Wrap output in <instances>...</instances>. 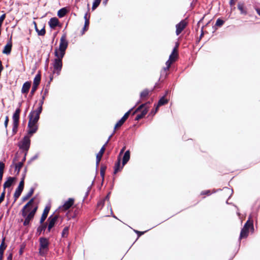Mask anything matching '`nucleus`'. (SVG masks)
<instances>
[{
  "instance_id": "f257e3e1",
  "label": "nucleus",
  "mask_w": 260,
  "mask_h": 260,
  "mask_svg": "<svg viewBox=\"0 0 260 260\" xmlns=\"http://www.w3.org/2000/svg\"><path fill=\"white\" fill-rule=\"evenodd\" d=\"M68 46V42L66 38V35H62L60 38L59 45L58 48L55 49L54 54L55 58L53 63V73H56L57 75H59L62 67V59L63 57L66 50Z\"/></svg>"
},
{
  "instance_id": "f03ea898",
  "label": "nucleus",
  "mask_w": 260,
  "mask_h": 260,
  "mask_svg": "<svg viewBox=\"0 0 260 260\" xmlns=\"http://www.w3.org/2000/svg\"><path fill=\"white\" fill-rule=\"evenodd\" d=\"M34 199H31L23 208L21 210L22 215L25 220L23 222V225H28L30 221L33 219L34 215L37 211V207H35L32 210H30V206L34 202Z\"/></svg>"
},
{
  "instance_id": "7ed1b4c3",
  "label": "nucleus",
  "mask_w": 260,
  "mask_h": 260,
  "mask_svg": "<svg viewBox=\"0 0 260 260\" xmlns=\"http://www.w3.org/2000/svg\"><path fill=\"white\" fill-rule=\"evenodd\" d=\"M250 228L253 230L254 228L251 215L249 216L248 220L245 223L244 227L241 231L240 239L246 238L248 236L249 233V229Z\"/></svg>"
},
{
  "instance_id": "20e7f679",
  "label": "nucleus",
  "mask_w": 260,
  "mask_h": 260,
  "mask_svg": "<svg viewBox=\"0 0 260 260\" xmlns=\"http://www.w3.org/2000/svg\"><path fill=\"white\" fill-rule=\"evenodd\" d=\"M178 47V44H176V46L173 49L172 53L170 54L169 56L168 60L166 63V67L164 68V72H166V71L169 70L171 64L177 60L178 56L177 51Z\"/></svg>"
},
{
  "instance_id": "39448f33",
  "label": "nucleus",
  "mask_w": 260,
  "mask_h": 260,
  "mask_svg": "<svg viewBox=\"0 0 260 260\" xmlns=\"http://www.w3.org/2000/svg\"><path fill=\"white\" fill-rule=\"evenodd\" d=\"M39 242V253L41 255H45L49 250V243L48 240L47 238L42 237L40 238Z\"/></svg>"
},
{
  "instance_id": "423d86ee",
  "label": "nucleus",
  "mask_w": 260,
  "mask_h": 260,
  "mask_svg": "<svg viewBox=\"0 0 260 260\" xmlns=\"http://www.w3.org/2000/svg\"><path fill=\"white\" fill-rule=\"evenodd\" d=\"M42 108L38 107L36 110L31 111L29 114L28 123L38 124V121L40 118V114L41 113Z\"/></svg>"
},
{
  "instance_id": "0eeeda50",
  "label": "nucleus",
  "mask_w": 260,
  "mask_h": 260,
  "mask_svg": "<svg viewBox=\"0 0 260 260\" xmlns=\"http://www.w3.org/2000/svg\"><path fill=\"white\" fill-rule=\"evenodd\" d=\"M30 137L28 136H25L18 144L19 148L25 151V152H27L29 148L30 144Z\"/></svg>"
},
{
  "instance_id": "6e6552de",
  "label": "nucleus",
  "mask_w": 260,
  "mask_h": 260,
  "mask_svg": "<svg viewBox=\"0 0 260 260\" xmlns=\"http://www.w3.org/2000/svg\"><path fill=\"white\" fill-rule=\"evenodd\" d=\"M20 113V109H17L13 115V129L12 131L14 134H16L18 126L19 114Z\"/></svg>"
},
{
  "instance_id": "1a4fd4ad",
  "label": "nucleus",
  "mask_w": 260,
  "mask_h": 260,
  "mask_svg": "<svg viewBox=\"0 0 260 260\" xmlns=\"http://www.w3.org/2000/svg\"><path fill=\"white\" fill-rule=\"evenodd\" d=\"M26 171V169H25L24 174L22 176V178L21 179V180L20 181L19 184L16 189L14 197L15 198V201H16V200L20 197L22 191H23V188H24V180L25 176V173Z\"/></svg>"
},
{
  "instance_id": "9d476101",
  "label": "nucleus",
  "mask_w": 260,
  "mask_h": 260,
  "mask_svg": "<svg viewBox=\"0 0 260 260\" xmlns=\"http://www.w3.org/2000/svg\"><path fill=\"white\" fill-rule=\"evenodd\" d=\"M188 24V21L187 19L182 20L176 25V32H181L187 27Z\"/></svg>"
},
{
  "instance_id": "9b49d317",
  "label": "nucleus",
  "mask_w": 260,
  "mask_h": 260,
  "mask_svg": "<svg viewBox=\"0 0 260 260\" xmlns=\"http://www.w3.org/2000/svg\"><path fill=\"white\" fill-rule=\"evenodd\" d=\"M59 216L57 215H52L48 219V230L49 232L50 231L51 229L54 226L56 223Z\"/></svg>"
},
{
  "instance_id": "f8f14e48",
  "label": "nucleus",
  "mask_w": 260,
  "mask_h": 260,
  "mask_svg": "<svg viewBox=\"0 0 260 260\" xmlns=\"http://www.w3.org/2000/svg\"><path fill=\"white\" fill-rule=\"evenodd\" d=\"M27 135L31 137L34 134L36 133L38 129V124L28 123L27 126Z\"/></svg>"
},
{
  "instance_id": "ddd939ff",
  "label": "nucleus",
  "mask_w": 260,
  "mask_h": 260,
  "mask_svg": "<svg viewBox=\"0 0 260 260\" xmlns=\"http://www.w3.org/2000/svg\"><path fill=\"white\" fill-rule=\"evenodd\" d=\"M74 200L72 198H70L66 201L64 204L59 207L58 210L60 211H64L69 209L74 204Z\"/></svg>"
},
{
  "instance_id": "4468645a",
  "label": "nucleus",
  "mask_w": 260,
  "mask_h": 260,
  "mask_svg": "<svg viewBox=\"0 0 260 260\" xmlns=\"http://www.w3.org/2000/svg\"><path fill=\"white\" fill-rule=\"evenodd\" d=\"M49 25L52 29H55L57 27H61L62 24L56 17L51 18L48 22Z\"/></svg>"
},
{
  "instance_id": "2eb2a0df",
  "label": "nucleus",
  "mask_w": 260,
  "mask_h": 260,
  "mask_svg": "<svg viewBox=\"0 0 260 260\" xmlns=\"http://www.w3.org/2000/svg\"><path fill=\"white\" fill-rule=\"evenodd\" d=\"M17 160L16 157H15L13 159V164L11 166V168L13 167L15 168V173L16 175H18L19 173L20 169L23 166V162H18V163H16L15 162Z\"/></svg>"
},
{
  "instance_id": "dca6fc26",
  "label": "nucleus",
  "mask_w": 260,
  "mask_h": 260,
  "mask_svg": "<svg viewBox=\"0 0 260 260\" xmlns=\"http://www.w3.org/2000/svg\"><path fill=\"white\" fill-rule=\"evenodd\" d=\"M142 110L141 113L140 114L142 117L143 118L147 113L148 112V107L147 106V104H144L140 105L133 113V114H135L136 112Z\"/></svg>"
},
{
  "instance_id": "f3484780",
  "label": "nucleus",
  "mask_w": 260,
  "mask_h": 260,
  "mask_svg": "<svg viewBox=\"0 0 260 260\" xmlns=\"http://www.w3.org/2000/svg\"><path fill=\"white\" fill-rule=\"evenodd\" d=\"M12 36H10L9 42L4 47V50H3V53L6 54H9L11 53L12 43Z\"/></svg>"
},
{
  "instance_id": "a211bd4d",
  "label": "nucleus",
  "mask_w": 260,
  "mask_h": 260,
  "mask_svg": "<svg viewBox=\"0 0 260 260\" xmlns=\"http://www.w3.org/2000/svg\"><path fill=\"white\" fill-rule=\"evenodd\" d=\"M16 177H9L4 184V190L8 187H10L16 181Z\"/></svg>"
},
{
  "instance_id": "6ab92c4d",
  "label": "nucleus",
  "mask_w": 260,
  "mask_h": 260,
  "mask_svg": "<svg viewBox=\"0 0 260 260\" xmlns=\"http://www.w3.org/2000/svg\"><path fill=\"white\" fill-rule=\"evenodd\" d=\"M50 209V207L49 206H47L45 208V209L43 211V213L42 216L41 217V219H40V223H43L44 222V221L45 220V219H46Z\"/></svg>"
},
{
  "instance_id": "aec40b11",
  "label": "nucleus",
  "mask_w": 260,
  "mask_h": 260,
  "mask_svg": "<svg viewBox=\"0 0 260 260\" xmlns=\"http://www.w3.org/2000/svg\"><path fill=\"white\" fill-rule=\"evenodd\" d=\"M121 158L119 157H118L117 161L115 164L114 166V173L116 174L118 172L121 171L124 166H123V164L122 165H120Z\"/></svg>"
},
{
  "instance_id": "412c9836",
  "label": "nucleus",
  "mask_w": 260,
  "mask_h": 260,
  "mask_svg": "<svg viewBox=\"0 0 260 260\" xmlns=\"http://www.w3.org/2000/svg\"><path fill=\"white\" fill-rule=\"evenodd\" d=\"M31 85V83L30 82L27 81L25 82L22 86L21 89V92L23 94H27L29 91Z\"/></svg>"
},
{
  "instance_id": "4be33fe9",
  "label": "nucleus",
  "mask_w": 260,
  "mask_h": 260,
  "mask_svg": "<svg viewBox=\"0 0 260 260\" xmlns=\"http://www.w3.org/2000/svg\"><path fill=\"white\" fill-rule=\"evenodd\" d=\"M105 145H104L101 148L100 152L97 154L96 157V166H98L99 165L100 161L101 159V158L103 155V153L105 152Z\"/></svg>"
},
{
  "instance_id": "5701e85b",
  "label": "nucleus",
  "mask_w": 260,
  "mask_h": 260,
  "mask_svg": "<svg viewBox=\"0 0 260 260\" xmlns=\"http://www.w3.org/2000/svg\"><path fill=\"white\" fill-rule=\"evenodd\" d=\"M130 158V151L129 150L126 151L122 158L123 166H124L128 161Z\"/></svg>"
},
{
  "instance_id": "b1692460",
  "label": "nucleus",
  "mask_w": 260,
  "mask_h": 260,
  "mask_svg": "<svg viewBox=\"0 0 260 260\" xmlns=\"http://www.w3.org/2000/svg\"><path fill=\"white\" fill-rule=\"evenodd\" d=\"M41 78V74L40 73H39L36 75V76L34 79L32 85L38 87V86L40 83Z\"/></svg>"
},
{
  "instance_id": "393cba45",
  "label": "nucleus",
  "mask_w": 260,
  "mask_h": 260,
  "mask_svg": "<svg viewBox=\"0 0 260 260\" xmlns=\"http://www.w3.org/2000/svg\"><path fill=\"white\" fill-rule=\"evenodd\" d=\"M238 9L240 11L241 14L244 15L247 14L244 3L241 2L239 3L238 4Z\"/></svg>"
},
{
  "instance_id": "a878e982",
  "label": "nucleus",
  "mask_w": 260,
  "mask_h": 260,
  "mask_svg": "<svg viewBox=\"0 0 260 260\" xmlns=\"http://www.w3.org/2000/svg\"><path fill=\"white\" fill-rule=\"evenodd\" d=\"M68 13V10L66 8H62L58 10L57 12V16L59 18L64 17Z\"/></svg>"
},
{
  "instance_id": "bb28decb",
  "label": "nucleus",
  "mask_w": 260,
  "mask_h": 260,
  "mask_svg": "<svg viewBox=\"0 0 260 260\" xmlns=\"http://www.w3.org/2000/svg\"><path fill=\"white\" fill-rule=\"evenodd\" d=\"M87 14H86L84 16V18L85 19V23H84V26L83 28V31H86L88 30L89 25V19L87 18Z\"/></svg>"
},
{
  "instance_id": "cd10ccee",
  "label": "nucleus",
  "mask_w": 260,
  "mask_h": 260,
  "mask_svg": "<svg viewBox=\"0 0 260 260\" xmlns=\"http://www.w3.org/2000/svg\"><path fill=\"white\" fill-rule=\"evenodd\" d=\"M48 92V89H46L45 90L44 95L42 97V99L39 101V107H41V108H42V106H43V105L44 104V100H45V96L47 94Z\"/></svg>"
},
{
  "instance_id": "c85d7f7f",
  "label": "nucleus",
  "mask_w": 260,
  "mask_h": 260,
  "mask_svg": "<svg viewBox=\"0 0 260 260\" xmlns=\"http://www.w3.org/2000/svg\"><path fill=\"white\" fill-rule=\"evenodd\" d=\"M168 100L165 99V96H163L159 100L157 105V107H159V106H162V105L167 104L168 103Z\"/></svg>"
},
{
  "instance_id": "c756f323",
  "label": "nucleus",
  "mask_w": 260,
  "mask_h": 260,
  "mask_svg": "<svg viewBox=\"0 0 260 260\" xmlns=\"http://www.w3.org/2000/svg\"><path fill=\"white\" fill-rule=\"evenodd\" d=\"M34 191V188H30L29 192L23 197V201H26L27 199H28L33 194Z\"/></svg>"
},
{
  "instance_id": "7c9ffc66",
  "label": "nucleus",
  "mask_w": 260,
  "mask_h": 260,
  "mask_svg": "<svg viewBox=\"0 0 260 260\" xmlns=\"http://www.w3.org/2000/svg\"><path fill=\"white\" fill-rule=\"evenodd\" d=\"M6 248V245L5 244V239H3L1 245H0V254H4V250Z\"/></svg>"
},
{
  "instance_id": "2f4dec72",
  "label": "nucleus",
  "mask_w": 260,
  "mask_h": 260,
  "mask_svg": "<svg viewBox=\"0 0 260 260\" xmlns=\"http://www.w3.org/2000/svg\"><path fill=\"white\" fill-rule=\"evenodd\" d=\"M101 2V0H94L92 7V10H94L100 4Z\"/></svg>"
},
{
  "instance_id": "473e14b6",
  "label": "nucleus",
  "mask_w": 260,
  "mask_h": 260,
  "mask_svg": "<svg viewBox=\"0 0 260 260\" xmlns=\"http://www.w3.org/2000/svg\"><path fill=\"white\" fill-rule=\"evenodd\" d=\"M69 227L66 226L65 227L62 232V237H66L69 234Z\"/></svg>"
},
{
  "instance_id": "72a5a7b5",
  "label": "nucleus",
  "mask_w": 260,
  "mask_h": 260,
  "mask_svg": "<svg viewBox=\"0 0 260 260\" xmlns=\"http://www.w3.org/2000/svg\"><path fill=\"white\" fill-rule=\"evenodd\" d=\"M149 94V91L147 89L144 90L140 94L141 99L145 98Z\"/></svg>"
},
{
  "instance_id": "f704fd0d",
  "label": "nucleus",
  "mask_w": 260,
  "mask_h": 260,
  "mask_svg": "<svg viewBox=\"0 0 260 260\" xmlns=\"http://www.w3.org/2000/svg\"><path fill=\"white\" fill-rule=\"evenodd\" d=\"M125 121L122 118H121L115 124L114 129H115L116 128L121 126Z\"/></svg>"
},
{
  "instance_id": "c9c22d12",
  "label": "nucleus",
  "mask_w": 260,
  "mask_h": 260,
  "mask_svg": "<svg viewBox=\"0 0 260 260\" xmlns=\"http://www.w3.org/2000/svg\"><path fill=\"white\" fill-rule=\"evenodd\" d=\"M224 22V21L223 20H222L220 18H218L216 20V22L215 23V26H218V27H220L221 26H222Z\"/></svg>"
},
{
  "instance_id": "e433bc0d",
  "label": "nucleus",
  "mask_w": 260,
  "mask_h": 260,
  "mask_svg": "<svg viewBox=\"0 0 260 260\" xmlns=\"http://www.w3.org/2000/svg\"><path fill=\"white\" fill-rule=\"evenodd\" d=\"M34 23L35 25V28H36V30L37 32H40V33L45 32V27L44 26L40 30H39L37 26L36 22H34Z\"/></svg>"
},
{
  "instance_id": "4c0bfd02",
  "label": "nucleus",
  "mask_w": 260,
  "mask_h": 260,
  "mask_svg": "<svg viewBox=\"0 0 260 260\" xmlns=\"http://www.w3.org/2000/svg\"><path fill=\"white\" fill-rule=\"evenodd\" d=\"M106 167L105 166H102L101 167V170H100V174H101V176L104 178V175H105V171H106Z\"/></svg>"
},
{
  "instance_id": "58836bf2",
  "label": "nucleus",
  "mask_w": 260,
  "mask_h": 260,
  "mask_svg": "<svg viewBox=\"0 0 260 260\" xmlns=\"http://www.w3.org/2000/svg\"><path fill=\"white\" fill-rule=\"evenodd\" d=\"M236 1L237 0H230V7H231L232 10L235 9V5L236 4Z\"/></svg>"
},
{
  "instance_id": "ea45409f",
  "label": "nucleus",
  "mask_w": 260,
  "mask_h": 260,
  "mask_svg": "<svg viewBox=\"0 0 260 260\" xmlns=\"http://www.w3.org/2000/svg\"><path fill=\"white\" fill-rule=\"evenodd\" d=\"M132 109H130L128 111H127V112H126V113L124 115V116H123L121 118H122L124 120H125H125L127 119V118H128V117L129 115L130 114V113H131V111L132 110Z\"/></svg>"
},
{
  "instance_id": "a19ab883",
  "label": "nucleus",
  "mask_w": 260,
  "mask_h": 260,
  "mask_svg": "<svg viewBox=\"0 0 260 260\" xmlns=\"http://www.w3.org/2000/svg\"><path fill=\"white\" fill-rule=\"evenodd\" d=\"M5 166V164L2 161H0V174L4 173Z\"/></svg>"
},
{
  "instance_id": "79ce46f5",
  "label": "nucleus",
  "mask_w": 260,
  "mask_h": 260,
  "mask_svg": "<svg viewBox=\"0 0 260 260\" xmlns=\"http://www.w3.org/2000/svg\"><path fill=\"white\" fill-rule=\"evenodd\" d=\"M37 88H38L37 86L32 85V87L31 88V91L30 93V96H32L34 95V93L35 92V91H36Z\"/></svg>"
},
{
  "instance_id": "37998d69",
  "label": "nucleus",
  "mask_w": 260,
  "mask_h": 260,
  "mask_svg": "<svg viewBox=\"0 0 260 260\" xmlns=\"http://www.w3.org/2000/svg\"><path fill=\"white\" fill-rule=\"evenodd\" d=\"M211 193H212L211 192V191L210 190H205V191H202L201 194L202 195L206 194V195H207V196H209Z\"/></svg>"
},
{
  "instance_id": "c03bdc74",
  "label": "nucleus",
  "mask_w": 260,
  "mask_h": 260,
  "mask_svg": "<svg viewBox=\"0 0 260 260\" xmlns=\"http://www.w3.org/2000/svg\"><path fill=\"white\" fill-rule=\"evenodd\" d=\"M5 196V190H4L0 196V204L4 201Z\"/></svg>"
},
{
  "instance_id": "a18cd8bd",
  "label": "nucleus",
  "mask_w": 260,
  "mask_h": 260,
  "mask_svg": "<svg viewBox=\"0 0 260 260\" xmlns=\"http://www.w3.org/2000/svg\"><path fill=\"white\" fill-rule=\"evenodd\" d=\"M6 14H3L2 15L0 16V22L3 23L4 19L6 18Z\"/></svg>"
},
{
  "instance_id": "49530a36",
  "label": "nucleus",
  "mask_w": 260,
  "mask_h": 260,
  "mask_svg": "<svg viewBox=\"0 0 260 260\" xmlns=\"http://www.w3.org/2000/svg\"><path fill=\"white\" fill-rule=\"evenodd\" d=\"M46 225H44L39 226L38 229V231H42L43 230L44 231L46 229Z\"/></svg>"
},
{
  "instance_id": "de8ad7c7",
  "label": "nucleus",
  "mask_w": 260,
  "mask_h": 260,
  "mask_svg": "<svg viewBox=\"0 0 260 260\" xmlns=\"http://www.w3.org/2000/svg\"><path fill=\"white\" fill-rule=\"evenodd\" d=\"M8 122H9V118H8V116H6V118H5V126L6 127H7L8 126Z\"/></svg>"
},
{
  "instance_id": "09e8293b",
  "label": "nucleus",
  "mask_w": 260,
  "mask_h": 260,
  "mask_svg": "<svg viewBox=\"0 0 260 260\" xmlns=\"http://www.w3.org/2000/svg\"><path fill=\"white\" fill-rule=\"evenodd\" d=\"M53 75L52 74H51L50 76V80L48 83V84L47 85V86H49L51 82L53 80Z\"/></svg>"
},
{
  "instance_id": "8fccbe9b",
  "label": "nucleus",
  "mask_w": 260,
  "mask_h": 260,
  "mask_svg": "<svg viewBox=\"0 0 260 260\" xmlns=\"http://www.w3.org/2000/svg\"><path fill=\"white\" fill-rule=\"evenodd\" d=\"M125 148H126V147H125V146H124V147L121 149V150H120V153H119V155H118V157H120L121 155H122V154L123 153V152H124V150H125Z\"/></svg>"
},
{
  "instance_id": "3c124183",
  "label": "nucleus",
  "mask_w": 260,
  "mask_h": 260,
  "mask_svg": "<svg viewBox=\"0 0 260 260\" xmlns=\"http://www.w3.org/2000/svg\"><path fill=\"white\" fill-rule=\"evenodd\" d=\"M158 107H157V106L155 109L154 110H152L151 111V114H152L153 115H154L157 112V111L158 110Z\"/></svg>"
},
{
  "instance_id": "603ef678",
  "label": "nucleus",
  "mask_w": 260,
  "mask_h": 260,
  "mask_svg": "<svg viewBox=\"0 0 260 260\" xmlns=\"http://www.w3.org/2000/svg\"><path fill=\"white\" fill-rule=\"evenodd\" d=\"M141 118H142V116H141V115H140V114H138V115H137V116H136V120H139L141 119Z\"/></svg>"
},
{
  "instance_id": "864d4df0",
  "label": "nucleus",
  "mask_w": 260,
  "mask_h": 260,
  "mask_svg": "<svg viewBox=\"0 0 260 260\" xmlns=\"http://www.w3.org/2000/svg\"><path fill=\"white\" fill-rule=\"evenodd\" d=\"M135 231V232L136 233L139 234V236L143 235L145 233V232H139V231Z\"/></svg>"
},
{
  "instance_id": "5fc2aeb1",
  "label": "nucleus",
  "mask_w": 260,
  "mask_h": 260,
  "mask_svg": "<svg viewBox=\"0 0 260 260\" xmlns=\"http://www.w3.org/2000/svg\"><path fill=\"white\" fill-rule=\"evenodd\" d=\"M7 260H12V255L10 254L7 257Z\"/></svg>"
},
{
  "instance_id": "6e6d98bb",
  "label": "nucleus",
  "mask_w": 260,
  "mask_h": 260,
  "mask_svg": "<svg viewBox=\"0 0 260 260\" xmlns=\"http://www.w3.org/2000/svg\"><path fill=\"white\" fill-rule=\"evenodd\" d=\"M26 153H27V152H25L24 156V157H23V159H22V161L21 162H23L25 160V156L26 155Z\"/></svg>"
},
{
  "instance_id": "4d7b16f0",
  "label": "nucleus",
  "mask_w": 260,
  "mask_h": 260,
  "mask_svg": "<svg viewBox=\"0 0 260 260\" xmlns=\"http://www.w3.org/2000/svg\"><path fill=\"white\" fill-rule=\"evenodd\" d=\"M110 194V193L109 192V193L107 194V196L106 197V198H105V200H108L109 199Z\"/></svg>"
},
{
  "instance_id": "13d9d810",
  "label": "nucleus",
  "mask_w": 260,
  "mask_h": 260,
  "mask_svg": "<svg viewBox=\"0 0 260 260\" xmlns=\"http://www.w3.org/2000/svg\"><path fill=\"white\" fill-rule=\"evenodd\" d=\"M257 13L260 16V9H256Z\"/></svg>"
},
{
  "instance_id": "bf43d9fd",
  "label": "nucleus",
  "mask_w": 260,
  "mask_h": 260,
  "mask_svg": "<svg viewBox=\"0 0 260 260\" xmlns=\"http://www.w3.org/2000/svg\"><path fill=\"white\" fill-rule=\"evenodd\" d=\"M38 158V156H37V155H35V156H34L32 158V159H32V160H34V159H36V158Z\"/></svg>"
},
{
  "instance_id": "052dcab7",
  "label": "nucleus",
  "mask_w": 260,
  "mask_h": 260,
  "mask_svg": "<svg viewBox=\"0 0 260 260\" xmlns=\"http://www.w3.org/2000/svg\"><path fill=\"white\" fill-rule=\"evenodd\" d=\"M3 255L0 254V260H3Z\"/></svg>"
},
{
  "instance_id": "680f3d73",
  "label": "nucleus",
  "mask_w": 260,
  "mask_h": 260,
  "mask_svg": "<svg viewBox=\"0 0 260 260\" xmlns=\"http://www.w3.org/2000/svg\"><path fill=\"white\" fill-rule=\"evenodd\" d=\"M103 202H99V203H98V206H100V205H103Z\"/></svg>"
},
{
  "instance_id": "e2e57ef3",
  "label": "nucleus",
  "mask_w": 260,
  "mask_h": 260,
  "mask_svg": "<svg viewBox=\"0 0 260 260\" xmlns=\"http://www.w3.org/2000/svg\"><path fill=\"white\" fill-rule=\"evenodd\" d=\"M204 35V34H203V33L201 34V35L200 37V39Z\"/></svg>"
},
{
  "instance_id": "0e129e2a",
  "label": "nucleus",
  "mask_w": 260,
  "mask_h": 260,
  "mask_svg": "<svg viewBox=\"0 0 260 260\" xmlns=\"http://www.w3.org/2000/svg\"><path fill=\"white\" fill-rule=\"evenodd\" d=\"M225 190H227V191H229V192H231V191H230V189H229V188H225Z\"/></svg>"
},
{
  "instance_id": "69168bd1",
  "label": "nucleus",
  "mask_w": 260,
  "mask_h": 260,
  "mask_svg": "<svg viewBox=\"0 0 260 260\" xmlns=\"http://www.w3.org/2000/svg\"><path fill=\"white\" fill-rule=\"evenodd\" d=\"M45 34H43V33H41V34H38L39 35H41V36H43Z\"/></svg>"
},
{
  "instance_id": "338daca9",
  "label": "nucleus",
  "mask_w": 260,
  "mask_h": 260,
  "mask_svg": "<svg viewBox=\"0 0 260 260\" xmlns=\"http://www.w3.org/2000/svg\"><path fill=\"white\" fill-rule=\"evenodd\" d=\"M112 135H113V134H112V135L109 137V139H108V140H110V138L112 137Z\"/></svg>"
},
{
  "instance_id": "774afa93",
  "label": "nucleus",
  "mask_w": 260,
  "mask_h": 260,
  "mask_svg": "<svg viewBox=\"0 0 260 260\" xmlns=\"http://www.w3.org/2000/svg\"><path fill=\"white\" fill-rule=\"evenodd\" d=\"M168 92H169V91H167L166 93V95H167L168 93Z\"/></svg>"
}]
</instances>
